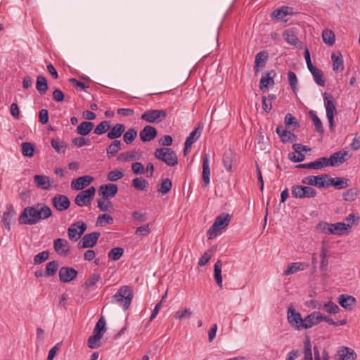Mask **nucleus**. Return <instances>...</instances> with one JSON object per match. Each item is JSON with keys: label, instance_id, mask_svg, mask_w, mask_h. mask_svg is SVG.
<instances>
[{"label": "nucleus", "instance_id": "obj_60", "mask_svg": "<svg viewBox=\"0 0 360 360\" xmlns=\"http://www.w3.org/2000/svg\"><path fill=\"white\" fill-rule=\"evenodd\" d=\"M304 360H313L311 353V345L309 338H307L304 342Z\"/></svg>", "mask_w": 360, "mask_h": 360}, {"label": "nucleus", "instance_id": "obj_32", "mask_svg": "<svg viewBox=\"0 0 360 360\" xmlns=\"http://www.w3.org/2000/svg\"><path fill=\"white\" fill-rule=\"evenodd\" d=\"M349 180L345 178H332L329 179L330 186H334L336 189H342L349 186Z\"/></svg>", "mask_w": 360, "mask_h": 360}, {"label": "nucleus", "instance_id": "obj_23", "mask_svg": "<svg viewBox=\"0 0 360 360\" xmlns=\"http://www.w3.org/2000/svg\"><path fill=\"white\" fill-rule=\"evenodd\" d=\"M268 60L267 52L263 51H260L255 56L254 71L257 74L261 68H263L266 65V63Z\"/></svg>", "mask_w": 360, "mask_h": 360}, {"label": "nucleus", "instance_id": "obj_6", "mask_svg": "<svg viewBox=\"0 0 360 360\" xmlns=\"http://www.w3.org/2000/svg\"><path fill=\"white\" fill-rule=\"evenodd\" d=\"M167 115L165 110H148L141 116V119L149 123H159L163 121Z\"/></svg>", "mask_w": 360, "mask_h": 360}, {"label": "nucleus", "instance_id": "obj_40", "mask_svg": "<svg viewBox=\"0 0 360 360\" xmlns=\"http://www.w3.org/2000/svg\"><path fill=\"white\" fill-rule=\"evenodd\" d=\"M285 126L287 129L294 131L296 128L300 127V124L296 119L290 113H288L285 117L284 120Z\"/></svg>", "mask_w": 360, "mask_h": 360}, {"label": "nucleus", "instance_id": "obj_34", "mask_svg": "<svg viewBox=\"0 0 360 360\" xmlns=\"http://www.w3.org/2000/svg\"><path fill=\"white\" fill-rule=\"evenodd\" d=\"M283 37L285 41L290 44L296 46L298 41V38L295 34L294 28L287 29L283 32Z\"/></svg>", "mask_w": 360, "mask_h": 360}, {"label": "nucleus", "instance_id": "obj_50", "mask_svg": "<svg viewBox=\"0 0 360 360\" xmlns=\"http://www.w3.org/2000/svg\"><path fill=\"white\" fill-rule=\"evenodd\" d=\"M58 269V262L57 261H51L46 264L45 276H54Z\"/></svg>", "mask_w": 360, "mask_h": 360}, {"label": "nucleus", "instance_id": "obj_36", "mask_svg": "<svg viewBox=\"0 0 360 360\" xmlns=\"http://www.w3.org/2000/svg\"><path fill=\"white\" fill-rule=\"evenodd\" d=\"M36 89L41 95H44L49 89L47 80L43 75H39L37 78Z\"/></svg>", "mask_w": 360, "mask_h": 360}, {"label": "nucleus", "instance_id": "obj_52", "mask_svg": "<svg viewBox=\"0 0 360 360\" xmlns=\"http://www.w3.org/2000/svg\"><path fill=\"white\" fill-rule=\"evenodd\" d=\"M124 254V249L122 248H114L108 254V258L112 261H117Z\"/></svg>", "mask_w": 360, "mask_h": 360}, {"label": "nucleus", "instance_id": "obj_15", "mask_svg": "<svg viewBox=\"0 0 360 360\" xmlns=\"http://www.w3.org/2000/svg\"><path fill=\"white\" fill-rule=\"evenodd\" d=\"M78 271L72 267L63 266L59 270V279L62 283L73 281L77 276Z\"/></svg>", "mask_w": 360, "mask_h": 360}, {"label": "nucleus", "instance_id": "obj_10", "mask_svg": "<svg viewBox=\"0 0 360 360\" xmlns=\"http://www.w3.org/2000/svg\"><path fill=\"white\" fill-rule=\"evenodd\" d=\"M87 228L84 221H77L68 229L69 238L72 241H77Z\"/></svg>", "mask_w": 360, "mask_h": 360}, {"label": "nucleus", "instance_id": "obj_29", "mask_svg": "<svg viewBox=\"0 0 360 360\" xmlns=\"http://www.w3.org/2000/svg\"><path fill=\"white\" fill-rule=\"evenodd\" d=\"M338 302L342 307L347 309H351V307L354 304L356 300L351 295L342 294L339 295Z\"/></svg>", "mask_w": 360, "mask_h": 360}, {"label": "nucleus", "instance_id": "obj_46", "mask_svg": "<svg viewBox=\"0 0 360 360\" xmlns=\"http://www.w3.org/2000/svg\"><path fill=\"white\" fill-rule=\"evenodd\" d=\"M359 193V189L356 188H349L343 193V199L346 202L354 201Z\"/></svg>", "mask_w": 360, "mask_h": 360}, {"label": "nucleus", "instance_id": "obj_16", "mask_svg": "<svg viewBox=\"0 0 360 360\" xmlns=\"http://www.w3.org/2000/svg\"><path fill=\"white\" fill-rule=\"evenodd\" d=\"M100 233L98 232H92L91 233L86 234L79 242L78 245L81 248H93L96 245Z\"/></svg>", "mask_w": 360, "mask_h": 360}, {"label": "nucleus", "instance_id": "obj_28", "mask_svg": "<svg viewBox=\"0 0 360 360\" xmlns=\"http://www.w3.org/2000/svg\"><path fill=\"white\" fill-rule=\"evenodd\" d=\"M125 130V126L123 124H117L108 131L107 136L111 140H116L120 138Z\"/></svg>", "mask_w": 360, "mask_h": 360}, {"label": "nucleus", "instance_id": "obj_8", "mask_svg": "<svg viewBox=\"0 0 360 360\" xmlns=\"http://www.w3.org/2000/svg\"><path fill=\"white\" fill-rule=\"evenodd\" d=\"M95 192L96 189L94 186L79 192L75 198V203L79 207L89 205L95 195Z\"/></svg>", "mask_w": 360, "mask_h": 360}, {"label": "nucleus", "instance_id": "obj_20", "mask_svg": "<svg viewBox=\"0 0 360 360\" xmlns=\"http://www.w3.org/2000/svg\"><path fill=\"white\" fill-rule=\"evenodd\" d=\"M321 312L314 311L304 319V324L301 328L308 329L320 323Z\"/></svg>", "mask_w": 360, "mask_h": 360}, {"label": "nucleus", "instance_id": "obj_21", "mask_svg": "<svg viewBox=\"0 0 360 360\" xmlns=\"http://www.w3.org/2000/svg\"><path fill=\"white\" fill-rule=\"evenodd\" d=\"M94 180V178L91 176H80L71 183V188L74 190H82L84 187L89 186Z\"/></svg>", "mask_w": 360, "mask_h": 360}, {"label": "nucleus", "instance_id": "obj_43", "mask_svg": "<svg viewBox=\"0 0 360 360\" xmlns=\"http://www.w3.org/2000/svg\"><path fill=\"white\" fill-rule=\"evenodd\" d=\"M329 233L330 234H342L345 231L347 230L346 224L342 222H338L335 224H330Z\"/></svg>", "mask_w": 360, "mask_h": 360}, {"label": "nucleus", "instance_id": "obj_5", "mask_svg": "<svg viewBox=\"0 0 360 360\" xmlns=\"http://www.w3.org/2000/svg\"><path fill=\"white\" fill-rule=\"evenodd\" d=\"M323 96L326 110V116L329 122L330 128L332 129L334 126V114L337 112L336 102L333 96L329 93H323Z\"/></svg>", "mask_w": 360, "mask_h": 360}, {"label": "nucleus", "instance_id": "obj_37", "mask_svg": "<svg viewBox=\"0 0 360 360\" xmlns=\"http://www.w3.org/2000/svg\"><path fill=\"white\" fill-rule=\"evenodd\" d=\"M222 262L219 259L214 266V278L216 283L220 288L222 287V276H221Z\"/></svg>", "mask_w": 360, "mask_h": 360}, {"label": "nucleus", "instance_id": "obj_49", "mask_svg": "<svg viewBox=\"0 0 360 360\" xmlns=\"http://www.w3.org/2000/svg\"><path fill=\"white\" fill-rule=\"evenodd\" d=\"M22 153L24 156L32 158L34 153V146L29 142L22 143Z\"/></svg>", "mask_w": 360, "mask_h": 360}, {"label": "nucleus", "instance_id": "obj_3", "mask_svg": "<svg viewBox=\"0 0 360 360\" xmlns=\"http://www.w3.org/2000/svg\"><path fill=\"white\" fill-rule=\"evenodd\" d=\"M231 221V217L229 213H221L218 215L213 223L207 231V237L208 240H212L217 236L218 233L229 226Z\"/></svg>", "mask_w": 360, "mask_h": 360}, {"label": "nucleus", "instance_id": "obj_63", "mask_svg": "<svg viewBox=\"0 0 360 360\" xmlns=\"http://www.w3.org/2000/svg\"><path fill=\"white\" fill-rule=\"evenodd\" d=\"M322 176L321 180H316V186L319 188H328L330 186L329 179L330 176L328 174H321Z\"/></svg>", "mask_w": 360, "mask_h": 360}, {"label": "nucleus", "instance_id": "obj_54", "mask_svg": "<svg viewBox=\"0 0 360 360\" xmlns=\"http://www.w3.org/2000/svg\"><path fill=\"white\" fill-rule=\"evenodd\" d=\"M136 152L135 151H131V152H124L120 153L117 156V161L120 162H129L132 161L134 160H136Z\"/></svg>", "mask_w": 360, "mask_h": 360}, {"label": "nucleus", "instance_id": "obj_25", "mask_svg": "<svg viewBox=\"0 0 360 360\" xmlns=\"http://www.w3.org/2000/svg\"><path fill=\"white\" fill-rule=\"evenodd\" d=\"M276 75V72L273 70L265 72L260 79L259 89L262 90L264 88H267L269 85L273 86L274 84V78Z\"/></svg>", "mask_w": 360, "mask_h": 360}, {"label": "nucleus", "instance_id": "obj_12", "mask_svg": "<svg viewBox=\"0 0 360 360\" xmlns=\"http://www.w3.org/2000/svg\"><path fill=\"white\" fill-rule=\"evenodd\" d=\"M16 214L13 206L11 204L7 205L6 211L4 212L1 221L4 224V228L8 231L11 229V225L15 222Z\"/></svg>", "mask_w": 360, "mask_h": 360}, {"label": "nucleus", "instance_id": "obj_47", "mask_svg": "<svg viewBox=\"0 0 360 360\" xmlns=\"http://www.w3.org/2000/svg\"><path fill=\"white\" fill-rule=\"evenodd\" d=\"M98 207L102 212H111L114 210V207L112 203L110 201V200H103L98 199Z\"/></svg>", "mask_w": 360, "mask_h": 360}, {"label": "nucleus", "instance_id": "obj_2", "mask_svg": "<svg viewBox=\"0 0 360 360\" xmlns=\"http://www.w3.org/2000/svg\"><path fill=\"white\" fill-rule=\"evenodd\" d=\"M133 297V290L129 286L124 285L112 297L111 302L122 306L123 309L126 311L131 305Z\"/></svg>", "mask_w": 360, "mask_h": 360}, {"label": "nucleus", "instance_id": "obj_61", "mask_svg": "<svg viewBox=\"0 0 360 360\" xmlns=\"http://www.w3.org/2000/svg\"><path fill=\"white\" fill-rule=\"evenodd\" d=\"M124 176V173L118 169L110 171L107 176V179L110 181H115Z\"/></svg>", "mask_w": 360, "mask_h": 360}, {"label": "nucleus", "instance_id": "obj_13", "mask_svg": "<svg viewBox=\"0 0 360 360\" xmlns=\"http://www.w3.org/2000/svg\"><path fill=\"white\" fill-rule=\"evenodd\" d=\"M53 206L59 212L68 210L70 205V201L68 198L62 194H56L52 199Z\"/></svg>", "mask_w": 360, "mask_h": 360}, {"label": "nucleus", "instance_id": "obj_55", "mask_svg": "<svg viewBox=\"0 0 360 360\" xmlns=\"http://www.w3.org/2000/svg\"><path fill=\"white\" fill-rule=\"evenodd\" d=\"M110 128L109 121H103L94 129V133L98 135L105 134Z\"/></svg>", "mask_w": 360, "mask_h": 360}, {"label": "nucleus", "instance_id": "obj_18", "mask_svg": "<svg viewBox=\"0 0 360 360\" xmlns=\"http://www.w3.org/2000/svg\"><path fill=\"white\" fill-rule=\"evenodd\" d=\"M158 134L157 129L150 125H146L139 132L140 139L143 142H149L153 140Z\"/></svg>", "mask_w": 360, "mask_h": 360}, {"label": "nucleus", "instance_id": "obj_22", "mask_svg": "<svg viewBox=\"0 0 360 360\" xmlns=\"http://www.w3.org/2000/svg\"><path fill=\"white\" fill-rule=\"evenodd\" d=\"M202 129V126L199 124L198 126L190 133L184 143V155L186 154L188 148H191L194 141L199 137Z\"/></svg>", "mask_w": 360, "mask_h": 360}, {"label": "nucleus", "instance_id": "obj_4", "mask_svg": "<svg viewBox=\"0 0 360 360\" xmlns=\"http://www.w3.org/2000/svg\"><path fill=\"white\" fill-rule=\"evenodd\" d=\"M155 157L169 167H174L178 164V158L174 151L169 148H157L154 153Z\"/></svg>", "mask_w": 360, "mask_h": 360}, {"label": "nucleus", "instance_id": "obj_39", "mask_svg": "<svg viewBox=\"0 0 360 360\" xmlns=\"http://www.w3.org/2000/svg\"><path fill=\"white\" fill-rule=\"evenodd\" d=\"M235 155L231 150L226 151L223 156V164L228 172H231Z\"/></svg>", "mask_w": 360, "mask_h": 360}, {"label": "nucleus", "instance_id": "obj_38", "mask_svg": "<svg viewBox=\"0 0 360 360\" xmlns=\"http://www.w3.org/2000/svg\"><path fill=\"white\" fill-rule=\"evenodd\" d=\"M325 167L323 160H321V158L317 159L316 160L308 163V164H300L296 166L297 169H321Z\"/></svg>", "mask_w": 360, "mask_h": 360}, {"label": "nucleus", "instance_id": "obj_64", "mask_svg": "<svg viewBox=\"0 0 360 360\" xmlns=\"http://www.w3.org/2000/svg\"><path fill=\"white\" fill-rule=\"evenodd\" d=\"M51 146L56 150L57 153H63L65 152L67 145L63 143V142L60 143L56 139H52L51 141Z\"/></svg>", "mask_w": 360, "mask_h": 360}, {"label": "nucleus", "instance_id": "obj_44", "mask_svg": "<svg viewBox=\"0 0 360 360\" xmlns=\"http://www.w3.org/2000/svg\"><path fill=\"white\" fill-rule=\"evenodd\" d=\"M322 39L325 44L328 46H333L335 41V36L333 31L325 30L322 32Z\"/></svg>", "mask_w": 360, "mask_h": 360}, {"label": "nucleus", "instance_id": "obj_26", "mask_svg": "<svg viewBox=\"0 0 360 360\" xmlns=\"http://www.w3.org/2000/svg\"><path fill=\"white\" fill-rule=\"evenodd\" d=\"M333 62V70L335 72H342L344 70L342 56L340 52H333L331 55Z\"/></svg>", "mask_w": 360, "mask_h": 360}, {"label": "nucleus", "instance_id": "obj_31", "mask_svg": "<svg viewBox=\"0 0 360 360\" xmlns=\"http://www.w3.org/2000/svg\"><path fill=\"white\" fill-rule=\"evenodd\" d=\"M309 266V264L302 262H294L290 264L288 268L284 271L283 274L288 276L290 274L296 273L299 271L304 270Z\"/></svg>", "mask_w": 360, "mask_h": 360}, {"label": "nucleus", "instance_id": "obj_59", "mask_svg": "<svg viewBox=\"0 0 360 360\" xmlns=\"http://www.w3.org/2000/svg\"><path fill=\"white\" fill-rule=\"evenodd\" d=\"M113 222V218L107 214H103L101 215H99L97 221H96V226H104V223L107 224H111Z\"/></svg>", "mask_w": 360, "mask_h": 360}, {"label": "nucleus", "instance_id": "obj_11", "mask_svg": "<svg viewBox=\"0 0 360 360\" xmlns=\"http://www.w3.org/2000/svg\"><path fill=\"white\" fill-rule=\"evenodd\" d=\"M288 321L295 329L301 330V325L304 324V319L302 318L300 312L297 311L292 306L288 309Z\"/></svg>", "mask_w": 360, "mask_h": 360}, {"label": "nucleus", "instance_id": "obj_62", "mask_svg": "<svg viewBox=\"0 0 360 360\" xmlns=\"http://www.w3.org/2000/svg\"><path fill=\"white\" fill-rule=\"evenodd\" d=\"M49 257V253L48 251H42L34 256V263L35 264H39L45 262L48 259Z\"/></svg>", "mask_w": 360, "mask_h": 360}, {"label": "nucleus", "instance_id": "obj_7", "mask_svg": "<svg viewBox=\"0 0 360 360\" xmlns=\"http://www.w3.org/2000/svg\"><path fill=\"white\" fill-rule=\"evenodd\" d=\"M292 194L295 198H314L317 192L312 187L295 185L292 187Z\"/></svg>", "mask_w": 360, "mask_h": 360}, {"label": "nucleus", "instance_id": "obj_9", "mask_svg": "<svg viewBox=\"0 0 360 360\" xmlns=\"http://www.w3.org/2000/svg\"><path fill=\"white\" fill-rule=\"evenodd\" d=\"M347 155V152L345 150H340L332 154L330 158H321L323 160L324 167L331 166L335 167L342 164L345 160V157Z\"/></svg>", "mask_w": 360, "mask_h": 360}, {"label": "nucleus", "instance_id": "obj_35", "mask_svg": "<svg viewBox=\"0 0 360 360\" xmlns=\"http://www.w3.org/2000/svg\"><path fill=\"white\" fill-rule=\"evenodd\" d=\"M94 126L93 122L84 121L77 127L76 131L81 136H86L93 129Z\"/></svg>", "mask_w": 360, "mask_h": 360}, {"label": "nucleus", "instance_id": "obj_30", "mask_svg": "<svg viewBox=\"0 0 360 360\" xmlns=\"http://www.w3.org/2000/svg\"><path fill=\"white\" fill-rule=\"evenodd\" d=\"M339 359L338 360H354L356 354L354 351L349 347H343L338 352Z\"/></svg>", "mask_w": 360, "mask_h": 360}, {"label": "nucleus", "instance_id": "obj_45", "mask_svg": "<svg viewBox=\"0 0 360 360\" xmlns=\"http://www.w3.org/2000/svg\"><path fill=\"white\" fill-rule=\"evenodd\" d=\"M102 336L100 334L94 333L93 335L90 336L87 340V346L91 349H96L101 346V339Z\"/></svg>", "mask_w": 360, "mask_h": 360}, {"label": "nucleus", "instance_id": "obj_41", "mask_svg": "<svg viewBox=\"0 0 360 360\" xmlns=\"http://www.w3.org/2000/svg\"><path fill=\"white\" fill-rule=\"evenodd\" d=\"M121 141L119 140H113V141L106 148V153L108 157L114 156L121 149Z\"/></svg>", "mask_w": 360, "mask_h": 360}, {"label": "nucleus", "instance_id": "obj_17", "mask_svg": "<svg viewBox=\"0 0 360 360\" xmlns=\"http://www.w3.org/2000/svg\"><path fill=\"white\" fill-rule=\"evenodd\" d=\"M54 250L60 256H67L70 252V245L67 240L57 238L53 241Z\"/></svg>", "mask_w": 360, "mask_h": 360}, {"label": "nucleus", "instance_id": "obj_58", "mask_svg": "<svg viewBox=\"0 0 360 360\" xmlns=\"http://www.w3.org/2000/svg\"><path fill=\"white\" fill-rule=\"evenodd\" d=\"M172 187V181L167 178L163 179L160 184V188L158 189V191L161 193L162 195L167 193Z\"/></svg>", "mask_w": 360, "mask_h": 360}, {"label": "nucleus", "instance_id": "obj_56", "mask_svg": "<svg viewBox=\"0 0 360 360\" xmlns=\"http://www.w3.org/2000/svg\"><path fill=\"white\" fill-rule=\"evenodd\" d=\"M101 279V276L98 274H92L85 281L83 285V287L86 289H89L91 287L94 286L99 280Z\"/></svg>", "mask_w": 360, "mask_h": 360}, {"label": "nucleus", "instance_id": "obj_57", "mask_svg": "<svg viewBox=\"0 0 360 360\" xmlns=\"http://www.w3.org/2000/svg\"><path fill=\"white\" fill-rule=\"evenodd\" d=\"M105 330V321L103 317H101L96 324L94 329V333L100 334V335L103 337Z\"/></svg>", "mask_w": 360, "mask_h": 360}, {"label": "nucleus", "instance_id": "obj_42", "mask_svg": "<svg viewBox=\"0 0 360 360\" xmlns=\"http://www.w3.org/2000/svg\"><path fill=\"white\" fill-rule=\"evenodd\" d=\"M309 71L311 73V75H313L315 82L318 85H319L321 86H325L326 82L323 78V74L321 70H319V68L315 67V68L309 70Z\"/></svg>", "mask_w": 360, "mask_h": 360}, {"label": "nucleus", "instance_id": "obj_19", "mask_svg": "<svg viewBox=\"0 0 360 360\" xmlns=\"http://www.w3.org/2000/svg\"><path fill=\"white\" fill-rule=\"evenodd\" d=\"M276 132L283 143H293L297 140V137L295 134L285 129H283L282 126L277 127Z\"/></svg>", "mask_w": 360, "mask_h": 360}, {"label": "nucleus", "instance_id": "obj_27", "mask_svg": "<svg viewBox=\"0 0 360 360\" xmlns=\"http://www.w3.org/2000/svg\"><path fill=\"white\" fill-rule=\"evenodd\" d=\"M34 182L38 188L44 190H47L51 186L50 178L45 175H34Z\"/></svg>", "mask_w": 360, "mask_h": 360}, {"label": "nucleus", "instance_id": "obj_33", "mask_svg": "<svg viewBox=\"0 0 360 360\" xmlns=\"http://www.w3.org/2000/svg\"><path fill=\"white\" fill-rule=\"evenodd\" d=\"M292 11V8H290L288 6H282L280 8L276 9L272 13L271 15L272 18H275L277 20H284L287 21L286 20H284V18L290 14Z\"/></svg>", "mask_w": 360, "mask_h": 360}, {"label": "nucleus", "instance_id": "obj_51", "mask_svg": "<svg viewBox=\"0 0 360 360\" xmlns=\"http://www.w3.org/2000/svg\"><path fill=\"white\" fill-rule=\"evenodd\" d=\"M309 116L314 124L315 129L319 133H323L322 122L313 110L309 112Z\"/></svg>", "mask_w": 360, "mask_h": 360}, {"label": "nucleus", "instance_id": "obj_14", "mask_svg": "<svg viewBox=\"0 0 360 360\" xmlns=\"http://www.w3.org/2000/svg\"><path fill=\"white\" fill-rule=\"evenodd\" d=\"M118 191V187L114 184L101 185L98 188V194L102 195L103 200H110L113 198Z\"/></svg>", "mask_w": 360, "mask_h": 360}, {"label": "nucleus", "instance_id": "obj_1", "mask_svg": "<svg viewBox=\"0 0 360 360\" xmlns=\"http://www.w3.org/2000/svg\"><path fill=\"white\" fill-rule=\"evenodd\" d=\"M51 216L52 211L48 205L44 203H37L34 206L25 207L21 212L18 221L21 224L33 225Z\"/></svg>", "mask_w": 360, "mask_h": 360}, {"label": "nucleus", "instance_id": "obj_48", "mask_svg": "<svg viewBox=\"0 0 360 360\" xmlns=\"http://www.w3.org/2000/svg\"><path fill=\"white\" fill-rule=\"evenodd\" d=\"M137 136V131L134 128L129 129L123 135V141L126 144H131Z\"/></svg>", "mask_w": 360, "mask_h": 360}, {"label": "nucleus", "instance_id": "obj_53", "mask_svg": "<svg viewBox=\"0 0 360 360\" xmlns=\"http://www.w3.org/2000/svg\"><path fill=\"white\" fill-rule=\"evenodd\" d=\"M132 185L136 189L143 191L148 186V182L141 177H136L133 179Z\"/></svg>", "mask_w": 360, "mask_h": 360}, {"label": "nucleus", "instance_id": "obj_24", "mask_svg": "<svg viewBox=\"0 0 360 360\" xmlns=\"http://www.w3.org/2000/svg\"><path fill=\"white\" fill-rule=\"evenodd\" d=\"M210 155L209 154H205L202 158V180L205 184V186H207L210 183Z\"/></svg>", "mask_w": 360, "mask_h": 360}]
</instances>
